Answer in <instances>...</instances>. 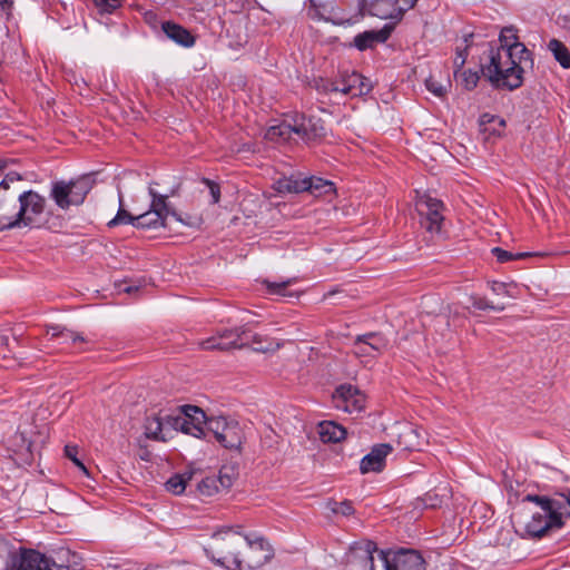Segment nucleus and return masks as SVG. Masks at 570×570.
<instances>
[{
	"instance_id": "c85d7f7f",
	"label": "nucleus",
	"mask_w": 570,
	"mask_h": 570,
	"mask_svg": "<svg viewBox=\"0 0 570 570\" xmlns=\"http://www.w3.org/2000/svg\"><path fill=\"white\" fill-rule=\"evenodd\" d=\"M173 425L176 430H180L181 432L195 438H202L205 435L206 425L193 423L185 416L176 417Z\"/></svg>"
},
{
	"instance_id": "1a4fd4ad",
	"label": "nucleus",
	"mask_w": 570,
	"mask_h": 570,
	"mask_svg": "<svg viewBox=\"0 0 570 570\" xmlns=\"http://www.w3.org/2000/svg\"><path fill=\"white\" fill-rule=\"evenodd\" d=\"M417 0H363L365 10L380 19L400 21Z\"/></svg>"
},
{
	"instance_id": "6e6552de",
	"label": "nucleus",
	"mask_w": 570,
	"mask_h": 570,
	"mask_svg": "<svg viewBox=\"0 0 570 570\" xmlns=\"http://www.w3.org/2000/svg\"><path fill=\"white\" fill-rule=\"evenodd\" d=\"M380 558L385 570H425L424 559L412 549L381 550Z\"/></svg>"
},
{
	"instance_id": "3c124183",
	"label": "nucleus",
	"mask_w": 570,
	"mask_h": 570,
	"mask_svg": "<svg viewBox=\"0 0 570 570\" xmlns=\"http://www.w3.org/2000/svg\"><path fill=\"white\" fill-rule=\"evenodd\" d=\"M377 551V547L373 541H367L364 544V552L366 554V561L370 564V570L374 569V558L373 553Z\"/></svg>"
},
{
	"instance_id": "49530a36",
	"label": "nucleus",
	"mask_w": 570,
	"mask_h": 570,
	"mask_svg": "<svg viewBox=\"0 0 570 570\" xmlns=\"http://www.w3.org/2000/svg\"><path fill=\"white\" fill-rule=\"evenodd\" d=\"M216 480H219L218 485L220 490H228L233 484V473L229 469L224 468L219 471Z\"/></svg>"
},
{
	"instance_id": "c756f323",
	"label": "nucleus",
	"mask_w": 570,
	"mask_h": 570,
	"mask_svg": "<svg viewBox=\"0 0 570 570\" xmlns=\"http://www.w3.org/2000/svg\"><path fill=\"white\" fill-rule=\"evenodd\" d=\"M548 49L563 68H570V51L563 42L553 38L549 41Z\"/></svg>"
},
{
	"instance_id": "423d86ee",
	"label": "nucleus",
	"mask_w": 570,
	"mask_h": 570,
	"mask_svg": "<svg viewBox=\"0 0 570 570\" xmlns=\"http://www.w3.org/2000/svg\"><path fill=\"white\" fill-rule=\"evenodd\" d=\"M527 501L537 503L540 511L533 512L531 519L525 523L524 531L531 538H541L552 528H561L562 521L557 515L560 503L553 499L540 495L528 494Z\"/></svg>"
},
{
	"instance_id": "f03ea898",
	"label": "nucleus",
	"mask_w": 570,
	"mask_h": 570,
	"mask_svg": "<svg viewBox=\"0 0 570 570\" xmlns=\"http://www.w3.org/2000/svg\"><path fill=\"white\" fill-rule=\"evenodd\" d=\"M532 65L533 59L531 62L519 63V55L494 46H489L481 59V70L484 77L497 88L508 90L521 87L524 70Z\"/></svg>"
},
{
	"instance_id": "72a5a7b5",
	"label": "nucleus",
	"mask_w": 570,
	"mask_h": 570,
	"mask_svg": "<svg viewBox=\"0 0 570 570\" xmlns=\"http://www.w3.org/2000/svg\"><path fill=\"white\" fill-rule=\"evenodd\" d=\"M362 337L367 342L370 348L377 355L387 350L389 341L379 333H366Z\"/></svg>"
},
{
	"instance_id": "58836bf2",
	"label": "nucleus",
	"mask_w": 570,
	"mask_h": 570,
	"mask_svg": "<svg viewBox=\"0 0 570 570\" xmlns=\"http://www.w3.org/2000/svg\"><path fill=\"white\" fill-rule=\"evenodd\" d=\"M492 255L497 258L499 263H507L514 259H522L530 256L529 253H511L500 247H493L491 249Z\"/></svg>"
},
{
	"instance_id": "09e8293b",
	"label": "nucleus",
	"mask_w": 570,
	"mask_h": 570,
	"mask_svg": "<svg viewBox=\"0 0 570 570\" xmlns=\"http://www.w3.org/2000/svg\"><path fill=\"white\" fill-rule=\"evenodd\" d=\"M336 394L345 402L353 400L357 395V390L351 385H342L336 390Z\"/></svg>"
},
{
	"instance_id": "ea45409f",
	"label": "nucleus",
	"mask_w": 570,
	"mask_h": 570,
	"mask_svg": "<svg viewBox=\"0 0 570 570\" xmlns=\"http://www.w3.org/2000/svg\"><path fill=\"white\" fill-rule=\"evenodd\" d=\"M184 416L188 417L189 421H191L193 423L204 424L206 426H207V421L209 420L206 417V414L202 409L194 406V405H187L185 407Z\"/></svg>"
},
{
	"instance_id": "052dcab7",
	"label": "nucleus",
	"mask_w": 570,
	"mask_h": 570,
	"mask_svg": "<svg viewBox=\"0 0 570 570\" xmlns=\"http://www.w3.org/2000/svg\"><path fill=\"white\" fill-rule=\"evenodd\" d=\"M4 168V161L0 160V170Z\"/></svg>"
},
{
	"instance_id": "412c9836",
	"label": "nucleus",
	"mask_w": 570,
	"mask_h": 570,
	"mask_svg": "<svg viewBox=\"0 0 570 570\" xmlns=\"http://www.w3.org/2000/svg\"><path fill=\"white\" fill-rule=\"evenodd\" d=\"M274 188L279 194H298L308 189L306 178L296 176L282 177L274 183Z\"/></svg>"
},
{
	"instance_id": "bf43d9fd",
	"label": "nucleus",
	"mask_w": 570,
	"mask_h": 570,
	"mask_svg": "<svg viewBox=\"0 0 570 570\" xmlns=\"http://www.w3.org/2000/svg\"><path fill=\"white\" fill-rule=\"evenodd\" d=\"M11 3H12L11 0H0V6H2V7L9 6Z\"/></svg>"
},
{
	"instance_id": "bb28decb",
	"label": "nucleus",
	"mask_w": 570,
	"mask_h": 570,
	"mask_svg": "<svg viewBox=\"0 0 570 570\" xmlns=\"http://www.w3.org/2000/svg\"><path fill=\"white\" fill-rule=\"evenodd\" d=\"M165 225V219L158 212L149 209L148 212L136 216L135 227L155 229Z\"/></svg>"
},
{
	"instance_id": "aec40b11",
	"label": "nucleus",
	"mask_w": 570,
	"mask_h": 570,
	"mask_svg": "<svg viewBox=\"0 0 570 570\" xmlns=\"http://www.w3.org/2000/svg\"><path fill=\"white\" fill-rule=\"evenodd\" d=\"M46 336L48 341H58L59 344H71L86 342V338L78 333H75L66 327L59 325H50L47 327Z\"/></svg>"
},
{
	"instance_id": "f8f14e48",
	"label": "nucleus",
	"mask_w": 570,
	"mask_h": 570,
	"mask_svg": "<svg viewBox=\"0 0 570 570\" xmlns=\"http://www.w3.org/2000/svg\"><path fill=\"white\" fill-rule=\"evenodd\" d=\"M337 80L338 92L351 97L367 95L372 89V85L368 79L364 78L356 71H340Z\"/></svg>"
},
{
	"instance_id": "4c0bfd02",
	"label": "nucleus",
	"mask_w": 570,
	"mask_h": 570,
	"mask_svg": "<svg viewBox=\"0 0 570 570\" xmlns=\"http://www.w3.org/2000/svg\"><path fill=\"white\" fill-rule=\"evenodd\" d=\"M218 481L215 475L206 476L198 483L197 489L203 495H214L220 491Z\"/></svg>"
},
{
	"instance_id": "864d4df0",
	"label": "nucleus",
	"mask_w": 570,
	"mask_h": 570,
	"mask_svg": "<svg viewBox=\"0 0 570 570\" xmlns=\"http://www.w3.org/2000/svg\"><path fill=\"white\" fill-rule=\"evenodd\" d=\"M204 181H205V184L209 188L210 196H212V202L214 204L218 203L219 198H220V188H219V186L217 184H215L214 181H210L209 179H205Z\"/></svg>"
},
{
	"instance_id": "b1692460",
	"label": "nucleus",
	"mask_w": 570,
	"mask_h": 570,
	"mask_svg": "<svg viewBox=\"0 0 570 570\" xmlns=\"http://www.w3.org/2000/svg\"><path fill=\"white\" fill-rule=\"evenodd\" d=\"M399 445L402 450L413 451L421 446L420 433L412 425H404L399 433Z\"/></svg>"
},
{
	"instance_id": "a211bd4d",
	"label": "nucleus",
	"mask_w": 570,
	"mask_h": 570,
	"mask_svg": "<svg viewBox=\"0 0 570 570\" xmlns=\"http://www.w3.org/2000/svg\"><path fill=\"white\" fill-rule=\"evenodd\" d=\"M169 425V422L165 423L158 415L147 416L144 424L145 435L147 439L165 442L170 432Z\"/></svg>"
},
{
	"instance_id": "393cba45",
	"label": "nucleus",
	"mask_w": 570,
	"mask_h": 570,
	"mask_svg": "<svg viewBox=\"0 0 570 570\" xmlns=\"http://www.w3.org/2000/svg\"><path fill=\"white\" fill-rule=\"evenodd\" d=\"M309 191L316 197L320 196H328L335 193L334 184L331 180L323 179L321 177H309L306 178Z\"/></svg>"
},
{
	"instance_id": "4be33fe9",
	"label": "nucleus",
	"mask_w": 570,
	"mask_h": 570,
	"mask_svg": "<svg viewBox=\"0 0 570 570\" xmlns=\"http://www.w3.org/2000/svg\"><path fill=\"white\" fill-rule=\"evenodd\" d=\"M50 197L53 199L56 205L66 210L73 205L70 187L67 181L60 180L55 181L51 187Z\"/></svg>"
},
{
	"instance_id": "9d476101",
	"label": "nucleus",
	"mask_w": 570,
	"mask_h": 570,
	"mask_svg": "<svg viewBox=\"0 0 570 570\" xmlns=\"http://www.w3.org/2000/svg\"><path fill=\"white\" fill-rule=\"evenodd\" d=\"M21 227H36L45 212L46 199L37 191L27 190L18 196Z\"/></svg>"
},
{
	"instance_id": "dca6fc26",
	"label": "nucleus",
	"mask_w": 570,
	"mask_h": 570,
	"mask_svg": "<svg viewBox=\"0 0 570 570\" xmlns=\"http://www.w3.org/2000/svg\"><path fill=\"white\" fill-rule=\"evenodd\" d=\"M392 30V26L385 24L380 30H367L362 33H358L354 38V46L361 51L371 49L377 43L385 42L391 36Z\"/></svg>"
},
{
	"instance_id": "39448f33",
	"label": "nucleus",
	"mask_w": 570,
	"mask_h": 570,
	"mask_svg": "<svg viewBox=\"0 0 570 570\" xmlns=\"http://www.w3.org/2000/svg\"><path fill=\"white\" fill-rule=\"evenodd\" d=\"M0 570H69L36 550L0 549Z\"/></svg>"
},
{
	"instance_id": "37998d69",
	"label": "nucleus",
	"mask_w": 570,
	"mask_h": 570,
	"mask_svg": "<svg viewBox=\"0 0 570 570\" xmlns=\"http://www.w3.org/2000/svg\"><path fill=\"white\" fill-rule=\"evenodd\" d=\"M315 88L318 92L330 94V92H338V80H328L320 78L315 80Z\"/></svg>"
},
{
	"instance_id": "4468645a",
	"label": "nucleus",
	"mask_w": 570,
	"mask_h": 570,
	"mask_svg": "<svg viewBox=\"0 0 570 570\" xmlns=\"http://www.w3.org/2000/svg\"><path fill=\"white\" fill-rule=\"evenodd\" d=\"M393 448L389 443L376 444L360 462V471L363 474L381 472L385 466V459Z\"/></svg>"
},
{
	"instance_id": "20e7f679",
	"label": "nucleus",
	"mask_w": 570,
	"mask_h": 570,
	"mask_svg": "<svg viewBox=\"0 0 570 570\" xmlns=\"http://www.w3.org/2000/svg\"><path fill=\"white\" fill-rule=\"evenodd\" d=\"M324 122L317 117H306L304 115L294 119V124L282 122L268 128L266 138L272 141H286L292 134L297 135L305 142H312L325 136Z\"/></svg>"
},
{
	"instance_id": "6e6d98bb",
	"label": "nucleus",
	"mask_w": 570,
	"mask_h": 570,
	"mask_svg": "<svg viewBox=\"0 0 570 570\" xmlns=\"http://www.w3.org/2000/svg\"><path fill=\"white\" fill-rule=\"evenodd\" d=\"M491 289L493 293L500 295L507 293V285L504 283L493 282L491 285Z\"/></svg>"
},
{
	"instance_id": "ddd939ff",
	"label": "nucleus",
	"mask_w": 570,
	"mask_h": 570,
	"mask_svg": "<svg viewBox=\"0 0 570 570\" xmlns=\"http://www.w3.org/2000/svg\"><path fill=\"white\" fill-rule=\"evenodd\" d=\"M20 227L21 216L18 197L13 195L0 197V232Z\"/></svg>"
},
{
	"instance_id": "e433bc0d",
	"label": "nucleus",
	"mask_w": 570,
	"mask_h": 570,
	"mask_svg": "<svg viewBox=\"0 0 570 570\" xmlns=\"http://www.w3.org/2000/svg\"><path fill=\"white\" fill-rule=\"evenodd\" d=\"M119 203H120L119 209H118L116 216L108 223V226L114 227L117 225H127V224L135 226L136 216H132L129 212H127L126 209L122 208L121 195L119 196Z\"/></svg>"
},
{
	"instance_id": "a19ab883",
	"label": "nucleus",
	"mask_w": 570,
	"mask_h": 570,
	"mask_svg": "<svg viewBox=\"0 0 570 570\" xmlns=\"http://www.w3.org/2000/svg\"><path fill=\"white\" fill-rule=\"evenodd\" d=\"M326 507L334 514H342L348 517L354 513L352 502L347 500L343 502H336L331 500L327 502Z\"/></svg>"
},
{
	"instance_id": "c03bdc74",
	"label": "nucleus",
	"mask_w": 570,
	"mask_h": 570,
	"mask_svg": "<svg viewBox=\"0 0 570 570\" xmlns=\"http://www.w3.org/2000/svg\"><path fill=\"white\" fill-rule=\"evenodd\" d=\"M479 73L471 69L464 70L461 75V83L468 90L474 89L479 82Z\"/></svg>"
},
{
	"instance_id": "f3484780",
	"label": "nucleus",
	"mask_w": 570,
	"mask_h": 570,
	"mask_svg": "<svg viewBox=\"0 0 570 570\" xmlns=\"http://www.w3.org/2000/svg\"><path fill=\"white\" fill-rule=\"evenodd\" d=\"M161 29L167 38L177 45L189 48L195 43L194 36L180 24L167 21L161 24Z\"/></svg>"
},
{
	"instance_id": "2f4dec72",
	"label": "nucleus",
	"mask_w": 570,
	"mask_h": 570,
	"mask_svg": "<svg viewBox=\"0 0 570 570\" xmlns=\"http://www.w3.org/2000/svg\"><path fill=\"white\" fill-rule=\"evenodd\" d=\"M472 35H469L463 38L462 43L456 46L455 57L453 60L454 65V76L456 77L458 71L464 66L468 58V50L471 46Z\"/></svg>"
},
{
	"instance_id": "a878e982",
	"label": "nucleus",
	"mask_w": 570,
	"mask_h": 570,
	"mask_svg": "<svg viewBox=\"0 0 570 570\" xmlns=\"http://www.w3.org/2000/svg\"><path fill=\"white\" fill-rule=\"evenodd\" d=\"M70 187L72 203L78 206L83 203L87 194L89 193L91 185L88 178H80L67 183Z\"/></svg>"
},
{
	"instance_id": "6ab92c4d",
	"label": "nucleus",
	"mask_w": 570,
	"mask_h": 570,
	"mask_svg": "<svg viewBox=\"0 0 570 570\" xmlns=\"http://www.w3.org/2000/svg\"><path fill=\"white\" fill-rule=\"evenodd\" d=\"M317 433L323 443H337L345 439L347 432L334 421H323L317 424Z\"/></svg>"
},
{
	"instance_id": "f704fd0d",
	"label": "nucleus",
	"mask_w": 570,
	"mask_h": 570,
	"mask_svg": "<svg viewBox=\"0 0 570 570\" xmlns=\"http://www.w3.org/2000/svg\"><path fill=\"white\" fill-rule=\"evenodd\" d=\"M216 533H222V537L225 538V541H223L222 547L224 549V554H227L230 559L232 556L228 554L229 551L238 552L236 548L238 546L237 535H239V533L233 532V530L230 528L222 529V530L217 531Z\"/></svg>"
},
{
	"instance_id": "5701e85b",
	"label": "nucleus",
	"mask_w": 570,
	"mask_h": 570,
	"mask_svg": "<svg viewBox=\"0 0 570 570\" xmlns=\"http://www.w3.org/2000/svg\"><path fill=\"white\" fill-rule=\"evenodd\" d=\"M479 121L481 131L489 136H501L505 127L503 118L488 112L481 115Z\"/></svg>"
},
{
	"instance_id": "c9c22d12",
	"label": "nucleus",
	"mask_w": 570,
	"mask_h": 570,
	"mask_svg": "<svg viewBox=\"0 0 570 570\" xmlns=\"http://www.w3.org/2000/svg\"><path fill=\"white\" fill-rule=\"evenodd\" d=\"M149 195L151 196V205L150 209L154 212H158L164 219L169 214L168 205H167V196L159 195L154 188L149 187Z\"/></svg>"
},
{
	"instance_id": "7ed1b4c3",
	"label": "nucleus",
	"mask_w": 570,
	"mask_h": 570,
	"mask_svg": "<svg viewBox=\"0 0 570 570\" xmlns=\"http://www.w3.org/2000/svg\"><path fill=\"white\" fill-rule=\"evenodd\" d=\"M198 346L205 351H228L249 346L256 352H272L279 348V343L258 333H248L243 327L226 328L215 335L198 342Z\"/></svg>"
},
{
	"instance_id": "603ef678",
	"label": "nucleus",
	"mask_w": 570,
	"mask_h": 570,
	"mask_svg": "<svg viewBox=\"0 0 570 570\" xmlns=\"http://www.w3.org/2000/svg\"><path fill=\"white\" fill-rule=\"evenodd\" d=\"M473 306L478 309L485 311V309H495V311H503V306L495 307L493 306L488 299L485 298H475L473 301Z\"/></svg>"
},
{
	"instance_id": "f257e3e1",
	"label": "nucleus",
	"mask_w": 570,
	"mask_h": 570,
	"mask_svg": "<svg viewBox=\"0 0 570 570\" xmlns=\"http://www.w3.org/2000/svg\"><path fill=\"white\" fill-rule=\"evenodd\" d=\"M244 539L249 548V554L244 558L239 557V552L229 551L230 559L227 554H224L222 546L225 538L222 537V533H213L212 541L204 550L208 558L227 570H253L273 558L274 550L264 537L257 533H248L244 534Z\"/></svg>"
},
{
	"instance_id": "4d7b16f0",
	"label": "nucleus",
	"mask_w": 570,
	"mask_h": 570,
	"mask_svg": "<svg viewBox=\"0 0 570 570\" xmlns=\"http://www.w3.org/2000/svg\"><path fill=\"white\" fill-rule=\"evenodd\" d=\"M6 178H8V181L10 183V181H13V180H19V179H20V176H19V175H17V174H8V175L6 176Z\"/></svg>"
},
{
	"instance_id": "79ce46f5",
	"label": "nucleus",
	"mask_w": 570,
	"mask_h": 570,
	"mask_svg": "<svg viewBox=\"0 0 570 570\" xmlns=\"http://www.w3.org/2000/svg\"><path fill=\"white\" fill-rule=\"evenodd\" d=\"M353 352L357 357L375 356L376 354L368 347L367 342L358 335L353 344Z\"/></svg>"
},
{
	"instance_id": "7c9ffc66",
	"label": "nucleus",
	"mask_w": 570,
	"mask_h": 570,
	"mask_svg": "<svg viewBox=\"0 0 570 570\" xmlns=\"http://www.w3.org/2000/svg\"><path fill=\"white\" fill-rule=\"evenodd\" d=\"M425 88L433 94L438 98H443L446 96L449 89L451 88V81L446 78L444 81L436 79L434 75H431L425 80Z\"/></svg>"
},
{
	"instance_id": "473e14b6",
	"label": "nucleus",
	"mask_w": 570,
	"mask_h": 570,
	"mask_svg": "<svg viewBox=\"0 0 570 570\" xmlns=\"http://www.w3.org/2000/svg\"><path fill=\"white\" fill-rule=\"evenodd\" d=\"M294 283H296L295 277L282 282L264 281L267 293L278 296H295L293 292L287 291V287Z\"/></svg>"
},
{
	"instance_id": "13d9d810",
	"label": "nucleus",
	"mask_w": 570,
	"mask_h": 570,
	"mask_svg": "<svg viewBox=\"0 0 570 570\" xmlns=\"http://www.w3.org/2000/svg\"><path fill=\"white\" fill-rule=\"evenodd\" d=\"M9 188V181H8V178H4L1 183H0V190L1 189H8Z\"/></svg>"
},
{
	"instance_id": "9b49d317",
	"label": "nucleus",
	"mask_w": 570,
	"mask_h": 570,
	"mask_svg": "<svg viewBox=\"0 0 570 570\" xmlns=\"http://www.w3.org/2000/svg\"><path fill=\"white\" fill-rule=\"evenodd\" d=\"M416 206L421 216V226L432 234L439 233L443 223V204L435 198L424 196Z\"/></svg>"
},
{
	"instance_id": "8fccbe9b",
	"label": "nucleus",
	"mask_w": 570,
	"mask_h": 570,
	"mask_svg": "<svg viewBox=\"0 0 570 570\" xmlns=\"http://www.w3.org/2000/svg\"><path fill=\"white\" fill-rule=\"evenodd\" d=\"M95 4L104 12H112L118 8V0H94Z\"/></svg>"
},
{
	"instance_id": "5fc2aeb1",
	"label": "nucleus",
	"mask_w": 570,
	"mask_h": 570,
	"mask_svg": "<svg viewBox=\"0 0 570 570\" xmlns=\"http://www.w3.org/2000/svg\"><path fill=\"white\" fill-rule=\"evenodd\" d=\"M440 503L441 500L438 498V495H432L431 493H428L424 498L425 507L434 508Z\"/></svg>"
},
{
	"instance_id": "cd10ccee",
	"label": "nucleus",
	"mask_w": 570,
	"mask_h": 570,
	"mask_svg": "<svg viewBox=\"0 0 570 570\" xmlns=\"http://www.w3.org/2000/svg\"><path fill=\"white\" fill-rule=\"evenodd\" d=\"M191 478H193L191 471H186L184 473H177L168 479V481L165 483V487H166L167 491H169L170 493L179 495L185 491V489H186L188 482L191 480Z\"/></svg>"
},
{
	"instance_id": "2eb2a0df",
	"label": "nucleus",
	"mask_w": 570,
	"mask_h": 570,
	"mask_svg": "<svg viewBox=\"0 0 570 570\" xmlns=\"http://www.w3.org/2000/svg\"><path fill=\"white\" fill-rule=\"evenodd\" d=\"M500 46L497 48H504L508 51L519 55V63L531 62V51L519 41L517 30L513 27H505L501 30L499 37Z\"/></svg>"
},
{
	"instance_id": "0eeeda50",
	"label": "nucleus",
	"mask_w": 570,
	"mask_h": 570,
	"mask_svg": "<svg viewBox=\"0 0 570 570\" xmlns=\"http://www.w3.org/2000/svg\"><path fill=\"white\" fill-rule=\"evenodd\" d=\"M207 430L226 449H238L242 444L243 431L235 420H228L225 416H212L207 421Z\"/></svg>"
},
{
	"instance_id": "a18cd8bd",
	"label": "nucleus",
	"mask_w": 570,
	"mask_h": 570,
	"mask_svg": "<svg viewBox=\"0 0 570 570\" xmlns=\"http://www.w3.org/2000/svg\"><path fill=\"white\" fill-rule=\"evenodd\" d=\"M553 502L560 503V509H558L557 515L559 521H562L563 515L570 517V495L560 494L557 498H553Z\"/></svg>"
},
{
	"instance_id": "de8ad7c7",
	"label": "nucleus",
	"mask_w": 570,
	"mask_h": 570,
	"mask_svg": "<svg viewBox=\"0 0 570 570\" xmlns=\"http://www.w3.org/2000/svg\"><path fill=\"white\" fill-rule=\"evenodd\" d=\"M78 449L73 445L65 446V454L68 459H70L80 470L87 473V469L83 463L77 458Z\"/></svg>"
}]
</instances>
